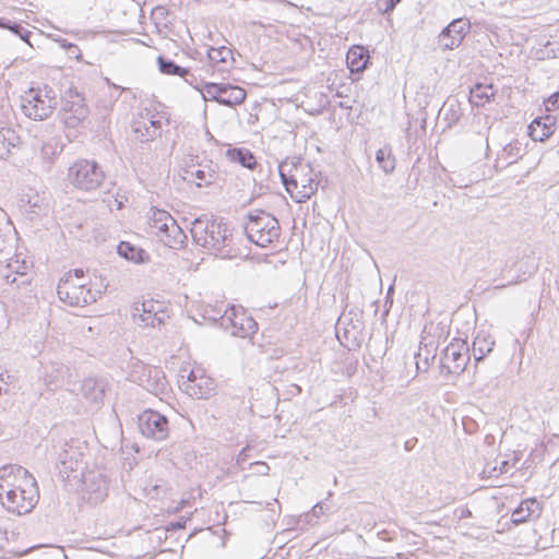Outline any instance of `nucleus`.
Here are the masks:
<instances>
[{
  "instance_id": "41",
  "label": "nucleus",
  "mask_w": 559,
  "mask_h": 559,
  "mask_svg": "<svg viewBox=\"0 0 559 559\" xmlns=\"http://www.w3.org/2000/svg\"><path fill=\"white\" fill-rule=\"evenodd\" d=\"M40 154L45 164L49 167L53 157L57 155V146L51 143H44L40 148Z\"/></svg>"
},
{
  "instance_id": "23",
  "label": "nucleus",
  "mask_w": 559,
  "mask_h": 559,
  "mask_svg": "<svg viewBox=\"0 0 559 559\" xmlns=\"http://www.w3.org/2000/svg\"><path fill=\"white\" fill-rule=\"evenodd\" d=\"M170 224L167 231L160 235V242L171 249H179L183 246L187 236L173 216H164Z\"/></svg>"
},
{
  "instance_id": "24",
  "label": "nucleus",
  "mask_w": 559,
  "mask_h": 559,
  "mask_svg": "<svg viewBox=\"0 0 559 559\" xmlns=\"http://www.w3.org/2000/svg\"><path fill=\"white\" fill-rule=\"evenodd\" d=\"M207 58L218 72L227 71L235 62L233 50L225 46L210 48L207 50Z\"/></svg>"
},
{
  "instance_id": "30",
  "label": "nucleus",
  "mask_w": 559,
  "mask_h": 559,
  "mask_svg": "<svg viewBox=\"0 0 559 559\" xmlns=\"http://www.w3.org/2000/svg\"><path fill=\"white\" fill-rule=\"evenodd\" d=\"M539 528H543L544 533H547L548 527L545 524H538L534 522L532 526L526 527V548L534 550L546 549L548 540L543 537Z\"/></svg>"
},
{
  "instance_id": "51",
  "label": "nucleus",
  "mask_w": 559,
  "mask_h": 559,
  "mask_svg": "<svg viewBox=\"0 0 559 559\" xmlns=\"http://www.w3.org/2000/svg\"><path fill=\"white\" fill-rule=\"evenodd\" d=\"M255 465L260 466L259 472L261 474H266L267 471L270 469V467L265 463H262V462H257Z\"/></svg>"
},
{
  "instance_id": "25",
  "label": "nucleus",
  "mask_w": 559,
  "mask_h": 559,
  "mask_svg": "<svg viewBox=\"0 0 559 559\" xmlns=\"http://www.w3.org/2000/svg\"><path fill=\"white\" fill-rule=\"evenodd\" d=\"M497 88L491 83H476L469 91V103L483 107L496 95Z\"/></svg>"
},
{
  "instance_id": "14",
  "label": "nucleus",
  "mask_w": 559,
  "mask_h": 559,
  "mask_svg": "<svg viewBox=\"0 0 559 559\" xmlns=\"http://www.w3.org/2000/svg\"><path fill=\"white\" fill-rule=\"evenodd\" d=\"M132 317L140 325L156 328L165 323L167 313L162 302L147 299L133 305Z\"/></svg>"
},
{
  "instance_id": "15",
  "label": "nucleus",
  "mask_w": 559,
  "mask_h": 559,
  "mask_svg": "<svg viewBox=\"0 0 559 559\" xmlns=\"http://www.w3.org/2000/svg\"><path fill=\"white\" fill-rule=\"evenodd\" d=\"M139 429L144 437L163 441L169 435L168 418L159 412L146 409L139 416Z\"/></svg>"
},
{
  "instance_id": "40",
  "label": "nucleus",
  "mask_w": 559,
  "mask_h": 559,
  "mask_svg": "<svg viewBox=\"0 0 559 559\" xmlns=\"http://www.w3.org/2000/svg\"><path fill=\"white\" fill-rule=\"evenodd\" d=\"M222 90H223V83H206L204 85L203 92H204L205 97L221 104Z\"/></svg>"
},
{
  "instance_id": "43",
  "label": "nucleus",
  "mask_w": 559,
  "mask_h": 559,
  "mask_svg": "<svg viewBox=\"0 0 559 559\" xmlns=\"http://www.w3.org/2000/svg\"><path fill=\"white\" fill-rule=\"evenodd\" d=\"M8 28L10 31H12V33L16 34L22 40L28 43L32 32L25 29L22 25H20L17 23H13L12 25H9Z\"/></svg>"
},
{
  "instance_id": "7",
  "label": "nucleus",
  "mask_w": 559,
  "mask_h": 559,
  "mask_svg": "<svg viewBox=\"0 0 559 559\" xmlns=\"http://www.w3.org/2000/svg\"><path fill=\"white\" fill-rule=\"evenodd\" d=\"M130 376L132 381L136 382L147 392L159 396L160 400L163 395H167L170 391L169 382L164 371L158 367L136 364Z\"/></svg>"
},
{
  "instance_id": "39",
  "label": "nucleus",
  "mask_w": 559,
  "mask_h": 559,
  "mask_svg": "<svg viewBox=\"0 0 559 559\" xmlns=\"http://www.w3.org/2000/svg\"><path fill=\"white\" fill-rule=\"evenodd\" d=\"M542 510V503L536 498H526V524L537 520Z\"/></svg>"
},
{
  "instance_id": "13",
  "label": "nucleus",
  "mask_w": 559,
  "mask_h": 559,
  "mask_svg": "<svg viewBox=\"0 0 559 559\" xmlns=\"http://www.w3.org/2000/svg\"><path fill=\"white\" fill-rule=\"evenodd\" d=\"M163 116L154 109L142 108L132 122V131L141 142H150L160 135Z\"/></svg>"
},
{
  "instance_id": "11",
  "label": "nucleus",
  "mask_w": 559,
  "mask_h": 559,
  "mask_svg": "<svg viewBox=\"0 0 559 559\" xmlns=\"http://www.w3.org/2000/svg\"><path fill=\"white\" fill-rule=\"evenodd\" d=\"M34 476L23 466L4 465L0 467V502L14 497L20 486L29 487L28 483Z\"/></svg>"
},
{
  "instance_id": "20",
  "label": "nucleus",
  "mask_w": 559,
  "mask_h": 559,
  "mask_svg": "<svg viewBox=\"0 0 559 559\" xmlns=\"http://www.w3.org/2000/svg\"><path fill=\"white\" fill-rule=\"evenodd\" d=\"M217 178L216 166L212 162L187 165L182 169V179L194 183L197 187H207Z\"/></svg>"
},
{
  "instance_id": "46",
  "label": "nucleus",
  "mask_w": 559,
  "mask_h": 559,
  "mask_svg": "<svg viewBox=\"0 0 559 559\" xmlns=\"http://www.w3.org/2000/svg\"><path fill=\"white\" fill-rule=\"evenodd\" d=\"M546 108L548 110L559 108V96L557 95V92L549 96L546 103Z\"/></svg>"
},
{
  "instance_id": "1",
  "label": "nucleus",
  "mask_w": 559,
  "mask_h": 559,
  "mask_svg": "<svg viewBox=\"0 0 559 559\" xmlns=\"http://www.w3.org/2000/svg\"><path fill=\"white\" fill-rule=\"evenodd\" d=\"M190 233L193 241L209 253L223 259L235 255L233 230L223 218H194Z\"/></svg>"
},
{
  "instance_id": "33",
  "label": "nucleus",
  "mask_w": 559,
  "mask_h": 559,
  "mask_svg": "<svg viewBox=\"0 0 559 559\" xmlns=\"http://www.w3.org/2000/svg\"><path fill=\"white\" fill-rule=\"evenodd\" d=\"M20 142V138L13 129H0V158H7L12 147H15Z\"/></svg>"
},
{
  "instance_id": "16",
  "label": "nucleus",
  "mask_w": 559,
  "mask_h": 559,
  "mask_svg": "<svg viewBox=\"0 0 559 559\" xmlns=\"http://www.w3.org/2000/svg\"><path fill=\"white\" fill-rule=\"evenodd\" d=\"M29 487H22L14 492V497L2 501V506L11 513L19 515L31 512L38 502L39 493L36 479L28 483Z\"/></svg>"
},
{
  "instance_id": "45",
  "label": "nucleus",
  "mask_w": 559,
  "mask_h": 559,
  "mask_svg": "<svg viewBox=\"0 0 559 559\" xmlns=\"http://www.w3.org/2000/svg\"><path fill=\"white\" fill-rule=\"evenodd\" d=\"M523 504H524V501H521L519 507L514 510V512L512 514V522L514 524H520V523L524 522V516L521 515Z\"/></svg>"
},
{
  "instance_id": "6",
  "label": "nucleus",
  "mask_w": 559,
  "mask_h": 559,
  "mask_svg": "<svg viewBox=\"0 0 559 559\" xmlns=\"http://www.w3.org/2000/svg\"><path fill=\"white\" fill-rule=\"evenodd\" d=\"M57 294L63 304L71 307H83L95 302L98 292L87 288L84 283H76L72 273L69 272L59 281Z\"/></svg>"
},
{
  "instance_id": "5",
  "label": "nucleus",
  "mask_w": 559,
  "mask_h": 559,
  "mask_svg": "<svg viewBox=\"0 0 559 559\" xmlns=\"http://www.w3.org/2000/svg\"><path fill=\"white\" fill-rule=\"evenodd\" d=\"M105 179V174L95 160L79 159L68 170V180L82 191L97 190Z\"/></svg>"
},
{
  "instance_id": "52",
  "label": "nucleus",
  "mask_w": 559,
  "mask_h": 559,
  "mask_svg": "<svg viewBox=\"0 0 559 559\" xmlns=\"http://www.w3.org/2000/svg\"><path fill=\"white\" fill-rule=\"evenodd\" d=\"M34 209H37V210H33L32 212L36 215L40 214V212L44 210L43 205H39L37 204L36 202L34 203L33 205Z\"/></svg>"
},
{
  "instance_id": "19",
  "label": "nucleus",
  "mask_w": 559,
  "mask_h": 559,
  "mask_svg": "<svg viewBox=\"0 0 559 559\" xmlns=\"http://www.w3.org/2000/svg\"><path fill=\"white\" fill-rule=\"evenodd\" d=\"M471 29V23L467 19H455L445 26L438 36V44L442 50H453L457 48Z\"/></svg>"
},
{
  "instance_id": "21",
  "label": "nucleus",
  "mask_w": 559,
  "mask_h": 559,
  "mask_svg": "<svg viewBox=\"0 0 559 559\" xmlns=\"http://www.w3.org/2000/svg\"><path fill=\"white\" fill-rule=\"evenodd\" d=\"M69 369L63 364L49 361L43 364L40 377L49 390H55L64 384Z\"/></svg>"
},
{
  "instance_id": "38",
  "label": "nucleus",
  "mask_w": 559,
  "mask_h": 559,
  "mask_svg": "<svg viewBox=\"0 0 559 559\" xmlns=\"http://www.w3.org/2000/svg\"><path fill=\"white\" fill-rule=\"evenodd\" d=\"M509 471V463L507 461H501L500 466L498 467L497 463L492 465L491 463L487 464L484 469L480 472L483 478H493L498 477L502 473H507Z\"/></svg>"
},
{
  "instance_id": "10",
  "label": "nucleus",
  "mask_w": 559,
  "mask_h": 559,
  "mask_svg": "<svg viewBox=\"0 0 559 559\" xmlns=\"http://www.w3.org/2000/svg\"><path fill=\"white\" fill-rule=\"evenodd\" d=\"M180 388L191 397L207 400L215 393V381L205 374L202 368L191 369L187 376H180Z\"/></svg>"
},
{
  "instance_id": "29",
  "label": "nucleus",
  "mask_w": 559,
  "mask_h": 559,
  "mask_svg": "<svg viewBox=\"0 0 559 559\" xmlns=\"http://www.w3.org/2000/svg\"><path fill=\"white\" fill-rule=\"evenodd\" d=\"M368 59V50L362 46H353L346 55V62L350 72H361L366 68Z\"/></svg>"
},
{
  "instance_id": "4",
  "label": "nucleus",
  "mask_w": 559,
  "mask_h": 559,
  "mask_svg": "<svg viewBox=\"0 0 559 559\" xmlns=\"http://www.w3.org/2000/svg\"><path fill=\"white\" fill-rule=\"evenodd\" d=\"M57 93L48 85L31 87L21 96L22 112L35 121L49 118L57 108Z\"/></svg>"
},
{
  "instance_id": "36",
  "label": "nucleus",
  "mask_w": 559,
  "mask_h": 559,
  "mask_svg": "<svg viewBox=\"0 0 559 559\" xmlns=\"http://www.w3.org/2000/svg\"><path fill=\"white\" fill-rule=\"evenodd\" d=\"M376 160L379 167L385 174H392L395 169L396 160L392 153V147L390 145H384L379 148L376 153Z\"/></svg>"
},
{
  "instance_id": "8",
  "label": "nucleus",
  "mask_w": 559,
  "mask_h": 559,
  "mask_svg": "<svg viewBox=\"0 0 559 559\" xmlns=\"http://www.w3.org/2000/svg\"><path fill=\"white\" fill-rule=\"evenodd\" d=\"M221 325L241 338H251L258 331V323L241 306L226 309L221 317Z\"/></svg>"
},
{
  "instance_id": "32",
  "label": "nucleus",
  "mask_w": 559,
  "mask_h": 559,
  "mask_svg": "<svg viewBox=\"0 0 559 559\" xmlns=\"http://www.w3.org/2000/svg\"><path fill=\"white\" fill-rule=\"evenodd\" d=\"M246 96V91L242 87L223 83L221 105L229 107L240 105Z\"/></svg>"
},
{
  "instance_id": "26",
  "label": "nucleus",
  "mask_w": 559,
  "mask_h": 559,
  "mask_svg": "<svg viewBox=\"0 0 559 559\" xmlns=\"http://www.w3.org/2000/svg\"><path fill=\"white\" fill-rule=\"evenodd\" d=\"M106 383L103 380L87 378L82 383V394L93 404H99L105 396Z\"/></svg>"
},
{
  "instance_id": "27",
  "label": "nucleus",
  "mask_w": 559,
  "mask_h": 559,
  "mask_svg": "<svg viewBox=\"0 0 559 559\" xmlns=\"http://www.w3.org/2000/svg\"><path fill=\"white\" fill-rule=\"evenodd\" d=\"M536 45L530 49L528 58L535 60H546L556 57V43L550 41L546 36L540 39H535Z\"/></svg>"
},
{
  "instance_id": "42",
  "label": "nucleus",
  "mask_w": 559,
  "mask_h": 559,
  "mask_svg": "<svg viewBox=\"0 0 559 559\" xmlns=\"http://www.w3.org/2000/svg\"><path fill=\"white\" fill-rule=\"evenodd\" d=\"M401 0H377L376 8L381 14H388L392 12Z\"/></svg>"
},
{
  "instance_id": "47",
  "label": "nucleus",
  "mask_w": 559,
  "mask_h": 559,
  "mask_svg": "<svg viewBox=\"0 0 559 559\" xmlns=\"http://www.w3.org/2000/svg\"><path fill=\"white\" fill-rule=\"evenodd\" d=\"M8 269L14 271L15 273L17 274H25V270L27 269L25 263H23L22 265H19V261H14V262H10L8 264Z\"/></svg>"
},
{
  "instance_id": "28",
  "label": "nucleus",
  "mask_w": 559,
  "mask_h": 559,
  "mask_svg": "<svg viewBox=\"0 0 559 559\" xmlns=\"http://www.w3.org/2000/svg\"><path fill=\"white\" fill-rule=\"evenodd\" d=\"M117 252L120 257L134 263H145L150 260V254L144 249L129 241H121L117 247Z\"/></svg>"
},
{
  "instance_id": "56",
  "label": "nucleus",
  "mask_w": 559,
  "mask_h": 559,
  "mask_svg": "<svg viewBox=\"0 0 559 559\" xmlns=\"http://www.w3.org/2000/svg\"><path fill=\"white\" fill-rule=\"evenodd\" d=\"M60 43H61V46L67 49V46L69 43H67L66 39L60 40Z\"/></svg>"
},
{
  "instance_id": "35",
  "label": "nucleus",
  "mask_w": 559,
  "mask_h": 559,
  "mask_svg": "<svg viewBox=\"0 0 559 559\" xmlns=\"http://www.w3.org/2000/svg\"><path fill=\"white\" fill-rule=\"evenodd\" d=\"M164 216H171L164 210H154L150 219L151 234L155 235L160 240V235L167 231L170 225Z\"/></svg>"
},
{
  "instance_id": "44",
  "label": "nucleus",
  "mask_w": 559,
  "mask_h": 559,
  "mask_svg": "<svg viewBox=\"0 0 559 559\" xmlns=\"http://www.w3.org/2000/svg\"><path fill=\"white\" fill-rule=\"evenodd\" d=\"M67 52H68L69 57L74 58L76 60H81V58H82L81 50H80L79 46H76L75 44H68Z\"/></svg>"
},
{
  "instance_id": "49",
  "label": "nucleus",
  "mask_w": 559,
  "mask_h": 559,
  "mask_svg": "<svg viewBox=\"0 0 559 559\" xmlns=\"http://www.w3.org/2000/svg\"><path fill=\"white\" fill-rule=\"evenodd\" d=\"M73 278H75L76 283H83L82 280L84 277V272L81 269L74 270V273L72 274Z\"/></svg>"
},
{
  "instance_id": "58",
  "label": "nucleus",
  "mask_w": 559,
  "mask_h": 559,
  "mask_svg": "<svg viewBox=\"0 0 559 559\" xmlns=\"http://www.w3.org/2000/svg\"><path fill=\"white\" fill-rule=\"evenodd\" d=\"M2 394V388L0 386V395Z\"/></svg>"
},
{
  "instance_id": "50",
  "label": "nucleus",
  "mask_w": 559,
  "mask_h": 559,
  "mask_svg": "<svg viewBox=\"0 0 559 559\" xmlns=\"http://www.w3.org/2000/svg\"><path fill=\"white\" fill-rule=\"evenodd\" d=\"M514 345L519 346V356H520V364L522 362V357L524 354V347L522 346L521 342L518 338H514Z\"/></svg>"
},
{
  "instance_id": "37",
  "label": "nucleus",
  "mask_w": 559,
  "mask_h": 559,
  "mask_svg": "<svg viewBox=\"0 0 559 559\" xmlns=\"http://www.w3.org/2000/svg\"><path fill=\"white\" fill-rule=\"evenodd\" d=\"M159 71L164 74L178 75L185 78L189 70L175 63L173 60L166 59L162 56L157 58Z\"/></svg>"
},
{
  "instance_id": "34",
  "label": "nucleus",
  "mask_w": 559,
  "mask_h": 559,
  "mask_svg": "<svg viewBox=\"0 0 559 559\" xmlns=\"http://www.w3.org/2000/svg\"><path fill=\"white\" fill-rule=\"evenodd\" d=\"M227 156L231 162L239 163L241 166L253 169L257 165L254 155L247 148H229Z\"/></svg>"
},
{
  "instance_id": "12",
  "label": "nucleus",
  "mask_w": 559,
  "mask_h": 559,
  "mask_svg": "<svg viewBox=\"0 0 559 559\" xmlns=\"http://www.w3.org/2000/svg\"><path fill=\"white\" fill-rule=\"evenodd\" d=\"M469 358L466 341L454 338L442 352L441 369L447 373L461 374L466 369Z\"/></svg>"
},
{
  "instance_id": "2",
  "label": "nucleus",
  "mask_w": 559,
  "mask_h": 559,
  "mask_svg": "<svg viewBox=\"0 0 559 559\" xmlns=\"http://www.w3.org/2000/svg\"><path fill=\"white\" fill-rule=\"evenodd\" d=\"M278 173L287 193L297 203L309 200L318 190V173L311 165L299 157L281 162Z\"/></svg>"
},
{
  "instance_id": "9",
  "label": "nucleus",
  "mask_w": 559,
  "mask_h": 559,
  "mask_svg": "<svg viewBox=\"0 0 559 559\" xmlns=\"http://www.w3.org/2000/svg\"><path fill=\"white\" fill-rule=\"evenodd\" d=\"M85 98L76 91L69 88L62 97L61 116L68 128L75 129L82 126L88 117Z\"/></svg>"
},
{
  "instance_id": "53",
  "label": "nucleus",
  "mask_w": 559,
  "mask_h": 559,
  "mask_svg": "<svg viewBox=\"0 0 559 559\" xmlns=\"http://www.w3.org/2000/svg\"><path fill=\"white\" fill-rule=\"evenodd\" d=\"M7 533H8L7 528H5V527H3V526L0 524V539H4V538H5V536H7Z\"/></svg>"
},
{
  "instance_id": "3",
  "label": "nucleus",
  "mask_w": 559,
  "mask_h": 559,
  "mask_svg": "<svg viewBox=\"0 0 559 559\" xmlns=\"http://www.w3.org/2000/svg\"><path fill=\"white\" fill-rule=\"evenodd\" d=\"M245 231L248 239L261 248L277 242L281 237V226L276 217L262 210L248 215Z\"/></svg>"
},
{
  "instance_id": "55",
  "label": "nucleus",
  "mask_w": 559,
  "mask_h": 559,
  "mask_svg": "<svg viewBox=\"0 0 559 559\" xmlns=\"http://www.w3.org/2000/svg\"><path fill=\"white\" fill-rule=\"evenodd\" d=\"M5 278H7V281H8V282H10V283H14V282L16 281V278H15V277L10 278V275H5Z\"/></svg>"
},
{
  "instance_id": "22",
  "label": "nucleus",
  "mask_w": 559,
  "mask_h": 559,
  "mask_svg": "<svg viewBox=\"0 0 559 559\" xmlns=\"http://www.w3.org/2000/svg\"><path fill=\"white\" fill-rule=\"evenodd\" d=\"M554 117H537L527 126L526 134L535 142H544L554 133Z\"/></svg>"
},
{
  "instance_id": "18",
  "label": "nucleus",
  "mask_w": 559,
  "mask_h": 559,
  "mask_svg": "<svg viewBox=\"0 0 559 559\" xmlns=\"http://www.w3.org/2000/svg\"><path fill=\"white\" fill-rule=\"evenodd\" d=\"M84 454L81 447L72 441L66 443L58 459L59 474L63 479L76 478L78 472L82 469Z\"/></svg>"
},
{
  "instance_id": "59",
  "label": "nucleus",
  "mask_w": 559,
  "mask_h": 559,
  "mask_svg": "<svg viewBox=\"0 0 559 559\" xmlns=\"http://www.w3.org/2000/svg\"><path fill=\"white\" fill-rule=\"evenodd\" d=\"M557 95L559 96V91L557 92Z\"/></svg>"
},
{
  "instance_id": "54",
  "label": "nucleus",
  "mask_w": 559,
  "mask_h": 559,
  "mask_svg": "<svg viewBox=\"0 0 559 559\" xmlns=\"http://www.w3.org/2000/svg\"><path fill=\"white\" fill-rule=\"evenodd\" d=\"M406 451H411L413 449L412 441L407 440L404 444Z\"/></svg>"
},
{
  "instance_id": "48",
  "label": "nucleus",
  "mask_w": 559,
  "mask_h": 559,
  "mask_svg": "<svg viewBox=\"0 0 559 559\" xmlns=\"http://www.w3.org/2000/svg\"><path fill=\"white\" fill-rule=\"evenodd\" d=\"M323 504L321 502H318L317 504L313 506L312 514L314 516H320L321 514H323Z\"/></svg>"
},
{
  "instance_id": "17",
  "label": "nucleus",
  "mask_w": 559,
  "mask_h": 559,
  "mask_svg": "<svg viewBox=\"0 0 559 559\" xmlns=\"http://www.w3.org/2000/svg\"><path fill=\"white\" fill-rule=\"evenodd\" d=\"M83 484V498L90 503L97 504L104 501L108 493V480L99 469L81 473Z\"/></svg>"
},
{
  "instance_id": "57",
  "label": "nucleus",
  "mask_w": 559,
  "mask_h": 559,
  "mask_svg": "<svg viewBox=\"0 0 559 559\" xmlns=\"http://www.w3.org/2000/svg\"><path fill=\"white\" fill-rule=\"evenodd\" d=\"M532 37H526V43L531 41Z\"/></svg>"
},
{
  "instance_id": "31",
  "label": "nucleus",
  "mask_w": 559,
  "mask_h": 559,
  "mask_svg": "<svg viewBox=\"0 0 559 559\" xmlns=\"http://www.w3.org/2000/svg\"><path fill=\"white\" fill-rule=\"evenodd\" d=\"M495 341L485 332H478L473 341L472 352L477 361L483 360L493 348Z\"/></svg>"
}]
</instances>
